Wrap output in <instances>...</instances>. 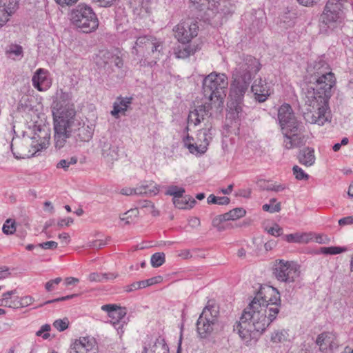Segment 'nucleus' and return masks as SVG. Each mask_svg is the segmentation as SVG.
Listing matches in <instances>:
<instances>
[{"label": "nucleus", "instance_id": "cd10ccee", "mask_svg": "<svg viewBox=\"0 0 353 353\" xmlns=\"http://www.w3.org/2000/svg\"><path fill=\"white\" fill-rule=\"evenodd\" d=\"M298 159L299 163L305 166H311L315 162L314 150L311 148H305L300 150Z\"/></svg>", "mask_w": 353, "mask_h": 353}, {"label": "nucleus", "instance_id": "79ce46f5", "mask_svg": "<svg viewBox=\"0 0 353 353\" xmlns=\"http://www.w3.org/2000/svg\"><path fill=\"white\" fill-rule=\"evenodd\" d=\"M208 203L218 205H228L230 203V199L227 196L218 197L214 194H210L208 197Z\"/></svg>", "mask_w": 353, "mask_h": 353}, {"label": "nucleus", "instance_id": "72a5a7b5", "mask_svg": "<svg viewBox=\"0 0 353 353\" xmlns=\"http://www.w3.org/2000/svg\"><path fill=\"white\" fill-rule=\"evenodd\" d=\"M224 214L216 216L212 219V224L218 231L222 232L231 228L230 223H227Z\"/></svg>", "mask_w": 353, "mask_h": 353}, {"label": "nucleus", "instance_id": "393cba45", "mask_svg": "<svg viewBox=\"0 0 353 353\" xmlns=\"http://www.w3.org/2000/svg\"><path fill=\"white\" fill-rule=\"evenodd\" d=\"M159 192V188L152 183L150 185H142L137 187L136 188H123L121 193L123 195H132V194H145L149 196L157 195Z\"/></svg>", "mask_w": 353, "mask_h": 353}, {"label": "nucleus", "instance_id": "6ab92c4d", "mask_svg": "<svg viewBox=\"0 0 353 353\" xmlns=\"http://www.w3.org/2000/svg\"><path fill=\"white\" fill-rule=\"evenodd\" d=\"M307 72L313 79L321 77L328 73H331L330 66L321 57L308 63Z\"/></svg>", "mask_w": 353, "mask_h": 353}, {"label": "nucleus", "instance_id": "37998d69", "mask_svg": "<svg viewBox=\"0 0 353 353\" xmlns=\"http://www.w3.org/2000/svg\"><path fill=\"white\" fill-rule=\"evenodd\" d=\"M2 230L7 235L14 234L16 231L15 221L11 219H7L3 225Z\"/></svg>", "mask_w": 353, "mask_h": 353}, {"label": "nucleus", "instance_id": "c756f323", "mask_svg": "<svg viewBox=\"0 0 353 353\" xmlns=\"http://www.w3.org/2000/svg\"><path fill=\"white\" fill-rule=\"evenodd\" d=\"M283 239L288 243H307L312 239V234L307 232H296L285 235Z\"/></svg>", "mask_w": 353, "mask_h": 353}, {"label": "nucleus", "instance_id": "4d7b16f0", "mask_svg": "<svg viewBox=\"0 0 353 353\" xmlns=\"http://www.w3.org/2000/svg\"><path fill=\"white\" fill-rule=\"evenodd\" d=\"M139 289H141L140 281L134 282L124 288V290L126 292H131Z\"/></svg>", "mask_w": 353, "mask_h": 353}, {"label": "nucleus", "instance_id": "9b49d317", "mask_svg": "<svg viewBox=\"0 0 353 353\" xmlns=\"http://www.w3.org/2000/svg\"><path fill=\"white\" fill-rule=\"evenodd\" d=\"M57 99L54 100L52 104V113L53 116V124L57 123V119L58 116L60 117H64L68 114V112L70 110L76 111L74 104L71 101V94L69 92H63L62 90H60L59 93H57Z\"/></svg>", "mask_w": 353, "mask_h": 353}, {"label": "nucleus", "instance_id": "7c9ffc66", "mask_svg": "<svg viewBox=\"0 0 353 353\" xmlns=\"http://www.w3.org/2000/svg\"><path fill=\"white\" fill-rule=\"evenodd\" d=\"M173 203L175 207L179 209H190L196 203V201L190 196H181L178 199H172Z\"/></svg>", "mask_w": 353, "mask_h": 353}, {"label": "nucleus", "instance_id": "8fccbe9b", "mask_svg": "<svg viewBox=\"0 0 353 353\" xmlns=\"http://www.w3.org/2000/svg\"><path fill=\"white\" fill-rule=\"evenodd\" d=\"M62 281L61 277H57L54 279H51L48 281L45 284V289L47 292H52L56 289L57 285H58Z\"/></svg>", "mask_w": 353, "mask_h": 353}, {"label": "nucleus", "instance_id": "4468645a", "mask_svg": "<svg viewBox=\"0 0 353 353\" xmlns=\"http://www.w3.org/2000/svg\"><path fill=\"white\" fill-rule=\"evenodd\" d=\"M199 26L196 22L182 21L173 29L174 37L182 44L188 43L194 37L197 36Z\"/></svg>", "mask_w": 353, "mask_h": 353}, {"label": "nucleus", "instance_id": "dca6fc26", "mask_svg": "<svg viewBox=\"0 0 353 353\" xmlns=\"http://www.w3.org/2000/svg\"><path fill=\"white\" fill-rule=\"evenodd\" d=\"M97 344L93 337L85 336L76 339L70 345L69 353H97Z\"/></svg>", "mask_w": 353, "mask_h": 353}, {"label": "nucleus", "instance_id": "49530a36", "mask_svg": "<svg viewBox=\"0 0 353 353\" xmlns=\"http://www.w3.org/2000/svg\"><path fill=\"white\" fill-rule=\"evenodd\" d=\"M294 175L295 178L298 180H307L309 178V175L306 174L302 168L299 167L298 165H294L292 168Z\"/></svg>", "mask_w": 353, "mask_h": 353}, {"label": "nucleus", "instance_id": "423d86ee", "mask_svg": "<svg viewBox=\"0 0 353 353\" xmlns=\"http://www.w3.org/2000/svg\"><path fill=\"white\" fill-rule=\"evenodd\" d=\"M228 85V77L223 73L211 72L203 81V95L212 103L216 111L222 110Z\"/></svg>", "mask_w": 353, "mask_h": 353}, {"label": "nucleus", "instance_id": "f8f14e48", "mask_svg": "<svg viewBox=\"0 0 353 353\" xmlns=\"http://www.w3.org/2000/svg\"><path fill=\"white\" fill-rule=\"evenodd\" d=\"M236 86L230 85V97L228 103V114L230 118L235 120L243 117V97L248 90L238 92Z\"/></svg>", "mask_w": 353, "mask_h": 353}, {"label": "nucleus", "instance_id": "3c124183", "mask_svg": "<svg viewBox=\"0 0 353 353\" xmlns=\"http://www.w3.org/2000/svg\"><path fill=\"white\" fill-rule=\"evenodd\" d=\"M265 230L268 234L275 236H279L283 234V229L278 224H274L272 227Z\"/></svg>", "mask_w": 353, "mask_h": 353}, {"label": "nucleus", "instance_id": "5fc2aeb1", "mask_svg": "<svg viewBox=\"0 0 353 353\" xmlns=\"http://www.w3.org/2000/svg\"><path fill=\"white\" fill-rule=\"evenodd\" d=\"M191 3L196 9L203 10L205 7L209 6L210 0H190Z\"/></svg>", "mask_w": 353, "mask_h": 353}, {"label": "nucleus", "instance_id": "b1692460", "mask_svg": "<svg viewBox=\"0 0 353 353\" xmlns=\"http://www.w3.org/2000/svg\"><path fill=\"white\" fill-rule=\"evenodd\" d=\"M151 36H141L137 38V40L132 48V54L137 57H144L146 53L150 54L149 46L151 43Z\"/></svg>", "mask_w": 353, "mask_h": 353}, {"label": "nucleus", "instance_id": "aec40b11", "mask_svg": "<svg viewBox=\"0 0 353 353\" xmlns=\"http://www.w3.org/2000/svg\"><path fill=\"white\" fill-rule=\"evenodd\" d=\"M48 74V71L43 68H39L36 70L32 78L34 88L40 92H44L50 88L52 81Z\"/></svg>", "mask_w": 353, "mask_h": 353}, {"label": "nucleus", "instance_id": "680f3d73", "mask_svg": "<svg viewBox=\"0 0 353 353\" xmlns=\"http://www.w3.org/2000/svg\"><path fill=\"white\" fill-rule=\"evenodd\" d=\"M10 149H11V151H12L14 157L16 159H24L26 156H28L26 153H24L23 152L15 151V149L14 148V144L12 143L10 145Z\"/></svg>", "mask_w": 353, "mask_h": 353}, {"label": "nucleus", "instance_id": "a18cd8bd", "mask_svg": "<svg viewBox=\"0 0 353 353\" xmlns=\"http://www.w3.org/2000/svg\"><path fill=\"white\" fill-rule=\"evenodd\" d=\"M69 321L67 318L56 320L53 323V326L59 332H63L68 327Z\"/></svg>", "mask_w": 353, "mask_h": 353}, {"label": "nucleus", "instance_id": "864d4df0", "mask_svg": "<svg viewBox=\"0 0 353 353\" xmlns=\"http://www.w3.org/2000/svg\"><path fill=\"white\" fill-rule=\"evenodd\" d=\"M37 246L44 250H55L58 243L56 241H50L39 243Z\"/></svg>", "mask_w": 353, "mask_h": 353}, {"label": "nucleus", "instance_id": "bf43d9fd", "mask_svg": "<svg viewBox=\"0 0 353 353\" xmlns=\"http://www.w3.org/2000/svg\"><path fill=\"white\" fill-rule=\"evenodd\" d=\"M77 296V295L76 294H71V295H67V296H62V297H60V298H57V299H52V300L47 301H46L44 303V304H50V303H55V302L69 300V299H72V298H74V297H75Z\"/></svg>", "mask_w": 353, "mask_h": 353}, {"label": "nucleus", "instance_id": "9d476101", "mask_svg": "<svg viewBox=\"0 0 353 353\" xmlns=\"http://www.w3.org/2000/svg\"><path fill=\"white\" fill-rule=\"evenodd\" d=\"M274 274L278 281L291 283L299 279L300 272L294 262L280 259L274 263Z\"/></svg>", "mask_w": 353, "mask_h": 353}, {"label": "nucleus", "instance_id": "473e14b6", "mask_svg": "<svg viewBox=\"0 0 353 353\" xmlns=\"http://www.w3.org/2000/svg\"><path fill=\"white\" fill-rule=\"evenodd\" d=\"M150 43H151L149 46V49H150V53H152L155 59H159V56L161 54L163 49V41L151 36Z\"/></svg>", "mask_w": 353, "mask_h": 353}, {"label": "nucleus", "instance_id": "bb28decb", "mask_svg": "<svg viewBox=\"0 0 353 353\" xmlns=\"http://www.w3.org/2000/svg\"><path fill=\"white\" fill-rule=\"evenodd\" d=\"M133 97H118L113 103V110L111 111V114L117 118L119 114L121 113L125 114V112L129 109L132 103Z\"/></svg>", "mask_w": 353, "mask_h": 353}, {"label": "nucleus", "instance_id": "20e7f679", "mask_svg": "<svg viewBox=\"0 0 353 353\" xmlns=\"http://www.w3.org/2000/svg\"><path fill=\"white\" fill-rule=\"evenodd\" d=\"M278 119L283 134V145L287 150L300 148L306 143L304 126L294 114L292 107L284 103L278 110Z\"/></svg>", "mask_w": 353, "mask_h": 353}, {"label": "nucleus", "instance_id": "f704fd0d", "mask_svg": "<svg viewBox=\"0 0 353 353\" xmlns=\"http://www.w3.org/2000/svg\"><path fill=\"white\" fill-rule=\"evenodd\" d=\"M289 338V334L285 330H278L272 332L271 335V341L275 343H283L287 341Z\"/></svg>", "mask_w": 353, "mask_h": 353}, {"label": "nucleus", "instance_id": "2eb2a0df", "mask_svg": "<svg viewBox=\"0 0 353 353\" xmlns=\"http://www.w3.org/2000/svg\"><path fill=\"white\" fill-rule=\"evenodd\" d=\"M216 110L215 107L212 102H205L204 104L199 105L194 110L190 112L188 117V123L191 125H197L203 121L206 118L212 116V111Z\"/></svg>", "mask_w": 353, "mask_h": 353}, {"label": "nucleus", "instance_id": "69168bd1", "mask_svg": "<svg viewBox=\"0 0 353 353\" xmlns=\"http://www.w3.org/2000/svg\"><path fill=\"white\" fill-rule=\"evenodd\" d=\"M94 2L98 3L100 6L107 8L111 6L115 0H93Z\"/></svg>", "mask_w": 353, "mask_h": 353}, {"label": "nucleus", "instance_id": "f03ea898", "mask_svg": "<svg viewBox=\"0 0 353 353\" xmlns=\"http://www.w3.org/2000/svg\"><path fill=\"white\" fill-rule=\"evenodd\" d=\"M312 81L315 88H308L303 98L305 103L312 109L305 114L306 121L323 125L330 121V110L328 103L332 95V88L336 83V78L333 72L319 77Z\"/></svg>", "mask_w": 353, "mask_h": 353}, {"label": "nucleus", "instance_id": "2f4dec72", "mask_svg": "<svg viewBox=\"0 0 353 353\" xmlns=\"http://www.w3.org/2000/svg\"><path fill=\"white\" fill-rule=\"evenodd\" d=\"M235 10V6L230 0H219L216 6V11L217 12L229 14Z\"/></svg>", "mask_w": 353, "mask_h": 353}, {"label": "nucleus", "instance_id": "4be33fe9", "mask_svg": "<svg viewBox=\"0 0 353 353\" xmlns=\"http://www.w3.org/2000/svg\"><path fill=\"white\" fill-rule=\"evenodd\" d=\"M251 90L255 99L260 103L265 101L271 94L269 85L261 78L254 81Z\"/></svg>", "mask_w": 353, "mask_h": 353}, {"label": "nucleus", "instance_id": "7ed1b4c3", "mask_svg": "<svg viewBox=\"0 0 353 353\" xmlns=\"http://www.w3.org/2000/svg\"><path fill=\"white\" fill-rule=\"evenodd\" d=\"M64 118L58 116L57 123L54 124V146L57 149L63 148L67 139L73 137L76 141L81 142L89 141L93 135L92 125L86 124L79 117L77 112L70 110Z\"/></svg>", "mask_w": 353, "mask_h": 353}, {"label": "nucleus", "instance_id": "e2e57ef3", "mask_svg": "<svg viewBox=\"0 0 353 353\" xmlns=\"http://www.w3.org/2000/svg\"><path fill=\"white\" fill-rule=\"evenodd\" d=\"M32 301H33L32 297H31L30 296H24V297L21 298V302L18 303L19 305V306H21V307L28 306L32 303Z\"/></svg>", "mask_w": 353, "mask_h": 353}, {"label": "nucleus", "instance_id": "f3484780", "mask_svg": "<svg viewBox=\"0 0 353 353\" xmlns=\"http://www.w3.org/2000/svg\"><path fill=\"white\" fill-rule=\"evenodd\" d=\"M101 310L108 312V316L110 318V323L116 329L119 330L123 327L121 321L126 315L125 307H121L113 304H107L103 305Z\"/></svg>", "mask_w": 353, "mask_h": 353}, {"label": "nucleus", "instance_id": "09e8293b", "mask_svg": "<svg viewBox=\"0 0 353 353\" xmlns=\"http://www.w3.org/2000/svg\"><path fill=\"white\" fill-rule=\"evenodd\" d=\"M50 329H51V327L49 324H44L36 332V335L37 336L42 337L43 339H47L50 337L49 332H50Z\"/></svg>", "mask_w": 353, "mask_h": 353}, {"label": "nucleus", "instance_id": "13d9d810", "mask_svg": "<svg viewBox=\"0 0 353 353\" xmlns=\"http://www.w3.org/2000/svg\"><path fill=\"white\" fill-rule=\"evenodd\" d=\"M105 243L102 240H94L88 243L87 246L92 248H101L105 245Z\"/></svg>", "mask_w": 353, "mask_h": 353}, {"label": "nucleus", "instance_id": "5701e85b", "mask_svg": "<svg viewBox=\"0 0 353 353\" xmlns=\"http://www.w3.org/2000/svg\"><path fill=\"white\" fill-rule=\"evenodd\" d=\"M17 6V0H0V28L6 23Z\"/></svg>", "mask_w": 353, "mask_h": 353}, {"label": "nucleus", "instance_id": "6e6d98bb", "mask_svg": "<svg viewBox=\"0 0 353 353\" xmlns=\"http://www.w3.org/2000/svg\"><path fill=\"white\" fill-rule=\"evenodd\" d=\"M10 55L14 54V56H21L23 53L22 47L19 45L11 46L7 52Z\"/></svg>", "mask_w": 353, "mask_h": 353}, {"label": "nucleus", "instance_id": "c03bdc74", "mask_svg": "<svg viewBox=\"0 0 353 353\" xmlns=\"http://www.w3.org/2000/svg\"><path fill=\"white\" fill-rule=\"evenodd\" d=\"M77 157H72L67 159H61L57 165V168H62L64 170H68V168L72 165H74L77 163Z\"/></svg>", "mask_w": 353, "mask_h": 353}, {"label": "nucleus", "instance_id": "603ef678", "mask_svg": "<svg viewBox=\"0 0 353 353\" xmlns=\"http://www.w3.org/2000/svg\"><path fill=\"white\" fill-rule=\"evenodd\" d=\"M262 208L263 210L266 212H270L271 213L279 212L281 210V203H277L275 205L266 203L264 204Z\"/></svg>", "mask_w": 353, "mask_h": 353}, {"label": "nucleus", "instance_id": "774afa93", "mask_svg": "<svg viewBox=\"0 0 353 353\" xmlns=\"http://www.w3.org/2000/svg\"><path fill=\"white\" fill-rule=\"evenodd\" d=\"M285 189V186L282 185H270L266 188L267 190L280 192Z\"/></svg>", "mask_w": 353, "mask_h": 353}, {"label": "nucleus", "instance_id": "c85d7f7f", "mask_svg": "<svg viewBox=\"0 0 353 353\" xmlns=\"http://www.w3.org/2000/svg\"><path fill=\"white\" fill-rule=\"evenodd\" d=\"M102 155L108 161L117 160L119 157V148L109 142H104L101 148Z\"/></svg>", "mask_w": 353, "mask_h": 353}, {"label": "nucleus", "instance_id": "4c0bfd02", "mask_svg": "<svg viewBox=\"0 0 353 353\" xmlns=\"http://www.w3.org/2000/svg\"><path fill=\"white\" fill-rule=\"evenodd\" d=\"M139 211L137 209H131L123 214L120 216V220L123 221L125 224H130L133 223L135 219L138 216Z\"/></svg>", "mask_w": 353, "mask_h": 353}, {"label": "nucleus", "instance_id": "f257e3e1", "mask_svg": "<svg viewBox=\"0 0 353 353\" xmlns=\"http://www.w3.org/2000/svg\"><path fill=\"white\" fill-rule=\"evenodd\" d=\"M280 305V294L275 288L261 287L244 310L240 321L234 325V331L248 343L262 333L276 319Z\"/></svg>", "mask_w": 353, "mask_h": 353}, {"label": "nucleus", "instance_id": "338daca9", "mask_svg": "<svg viewBox=\"0 0 353 353\" xmlns=\"http://www.w3.org/2000/svg\"><path fill=\"white\" fill-rule=\"evenodd\" d=\"M73 223V219L71 217H68L66 219H61L58 221V225L60 227L63 226H69L70 224Z\"/></svg>", "mask_w": 353, "mask_h": 353}, {"label": "nucleus", "instance_id": "de8ad7c7", "mask_svg": "<svg viewBox=\"0 0 353 353\" xmlns=\"http://www.w3.org/2000/svg\"><path fill=\"white\" fill-rule=\"evenodd\" d=\"M161 281H162V277L161 276H157L152 277V278L146 279V280L140 281L141 289L145 288L148 286L152 285L156 283H159L161 282Z\"/></svg>", "mask_w": 353, "mask_h": 353}, {"label": "nucleus", "instance_id": "412c9836", "mask_svg": "<svg viewBox=\"0 0 353 353\" xmlns=\"http://www.w3.org/2000/svg\"><path fill=\"white\" fill-rule=\"evenodd\" d=\"M316 343L319 346V350L323 352H325L328 350L332 351L339 346L336 336L332 332L321 333L318 336Z\"/></svg>", "mask_w": 353, "mask_h": 353}, {"label": "nucleus", "instance_id": "39448f33", "mask_svg": "<svg viewBox=\"0 0 353 353\" xmlns=\"http://www.w3.org/2000/svg\"><path fill=\"white\" fill-rule=\"evenodd\" d=\"M261 69L259 61L250 55H243L237 61L232 72V85L236 86L238 92L248 90L250 82Z\"/></svg>", "mask_w": 353, "mask_h": 353}, {"label": "nucleus", "instance_id": "1a4fd4ad", "mask_svg": "<svg viewBox=\"0 0 353 353\" xmlns=\"http://www.w3.org/2000/svg\"><path fill=\"white\" fill-rule=\"evenodd\" d=\"M72 23L81 32L89 33L94 31L99 26V20L92 8L80 3L71 11Z\"/></svg>", "mask_w": 353, "mask_h": 353}, {"label": "nucleus", "instance_id": "052dcab7", "mask_svg": "<svg viewBox=\"0 0 353 353\" xmlns=\"http://www.w3.org/2000/svg\"><path fill=\"white\" fill-rule=\"evenodd\" d=\"M102 274L101 273H98V272H92L91 274H89L88 276V280L90 281V282H102V279H101V277H102Z\"/></svg>", "mask_w": 353, "mask_h": 353}, {"label": "nucleus", "instance_id": "ea45409f", "mask_svg": "<svg viewBox=\"0 0 353 353\" xmlns=\"http://www.w3.org/2000/svg\"><path fill=\"white\" fill-rule=\"evenodd\" d=\"M165 261V255L163 252H156L152 255L150 263L152 267L158 268L161 266Z\"/></svg>", "mask_w": 353, "mask_h": 353}, {"label": "nucleus", "instance_id": "58836bf2", "mask_svg": "<svg viewBox=\"0 0 353 353\" xmlns=\"http://www.w3.org/2000/svg\"><path fill=\"white\" fill-rule=\"evenodd\" d=\"M345 248L336 246L321 247L317 251L318 254H338L345 251Z\"/></svg>", "mask_w": 353, "mask_h": 353}, {"label": "nucleus", "instance_id": "0eeeda50", "mask_svg": "<svg viewBox=\"0 0 353 353\" xmlns=\"http://www.w3.org/2000/svg\"><path fill=\"white\" fill-rule=\"evenodd\" d=\"M347 0H328L319 17V32L328 34L338 26L342 17Z\"/></svg>", "mask_w": 353, "mask_h": 353}, {"label": "nucleus", "instance_id": "e433bc0d", "mask_svg": "<svg viewBox=\"0 0 353 353\" xmlns=\"http://www.w3.org/2000/svg\"><path fill=\"white\" fill-rule=\"evenodd\" d=\"M246 211L243 208H236L232 209L227 213H225V217L227 221L230 220H236L240 219L245 215Z\"/></svg>", "mask_w": 353, "mask_h": 353}, {"label": "nucleus", "instance_id": "ddd939ff", "mask_svg": "<svg viewBox=\"0 0 353 353\" xmlns=\"http://www.w3.org/2000/svg\"><path fill=\"white\" fill-rule=\"evenodd\" d=\"M212 131L211 125L199 130L196 134V142L188 144V149L190 152L196 155L204 154L212 140Z\"/></svg>", "mask_w": 353, "mask_h": 353}, {"label": "nucleus", "instance_id": "c9c22d12", "mask_svg": "<svg viewBox=\"0 0 353 353\" xmlns=\"http://www.w3.org/2000/svg\"><path fill=\"white\" fill-rule=\"evenodd\" d=\"M194 53V50H193L190 46H185L184 44L179 46L174 50V54L176 57L180 59L187 58Z\"/></svg>", "mask_w": 353, "mask_h": 353}, {"label": "nucleus", "instance_id": "a19ab883", "mask_svg": "<svg viewBox=\"0 0 353 353\" xmlns=\"http://www.w3.org/2000/svg\"><path fill=\"white\" fill-rule=\"evenodd\" d=\"M185 190L182 187H178L176 185H170L168 188L165 194L172 196V199H178L183 195Z\"/></svg>", "mask_w": 353, "mask_h": 353}, {"label": "nucleus", "instance_id": "6e6552de", "mask_svg": "<svg viewBox=\"0 0 353 353\" xmlns=\"http://www.w3.org/2000/svg\"><path fill=\"white\" fill-rule=\"evenodd\" d=\"M219 314V307L208 301L196 323V332L201 339H208L218 332Z\"/></svg>", "mask_w": 353, "mask_h": 353}, {"label": "nucleus", "instance_id": "a211bd4d", "mask_svg": "<svg viewBox=\"0 0 353 353\" xmlns=\"http://www.w3.org/2000/svg\"><path fill=\"white\" fill-rule=\"evenodd\" d=\"M96 63L99 68L105 69L108 65L114 64L118 68H122L123 61L118 54L112 52L104 50L101 51L97 56Z\"/></svg>", "mask_w": 353, "mask_h": 353}, {"label": "nucleus", "instance_id": "0e129e2a", "mask_svg": "<svg viewBox=\"0 0 353 353\" xmlns=\"http://www.w3.org/2000/svg\"><path fill=\"white\" fill-rule=\"evenodd\" d=\"M353 223V217L351 216H348L346 217H343L339 220V224L341 226L347 225Z\"/></svg>", "mask_w": 353, "mask_h": 353}, {"label": "nucleus", "instance_id": "a878e982", "mask_svg": "<svg viewBox=\"0 0 353 353\" xmlns=\"http://www.w3.org/2000/svg\"><path fill=\"white\" fill-rule=\"evenodd\" d=\"M169 348L165 339L159 336L145 345L142 353H168Z\"/></svg>", "mask_w": 353, "mask_h": 353}]
</instances>
